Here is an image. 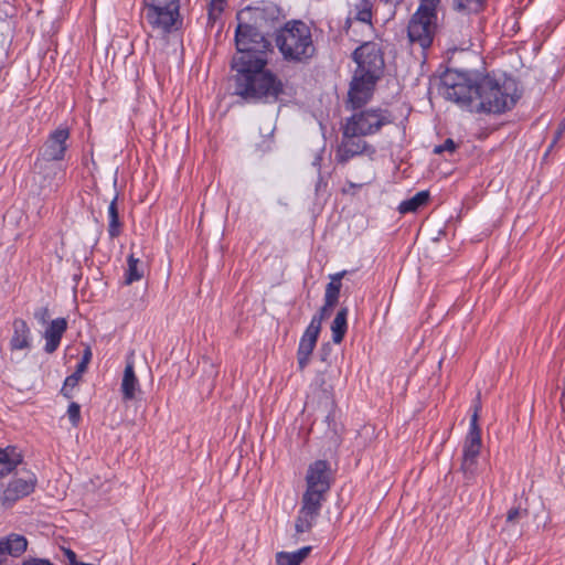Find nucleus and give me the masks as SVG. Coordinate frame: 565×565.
Instances as JSON below:
<instances>
[{"label": "nucleus", "mask_w": 565, "mask_h": 565, "mask_svg": "<svg viewBox=\"0 0 565 565\" xmlns=\"http://www.w3.org/2000/svg\"><path fill=\"white\" fill-rule=\"evenodd\" d=\"M365 136L354 135L347 136L345 135V125L342 126V138L341 142L338 145L335 149L334 159L339 164H345L352 158L356 156L365 154L369 158H373L376 152L374 146L370 145L363 138Z\"/></svg>", "instance_id": "obj_11"}, {"label": "nucleus", "mask_w": 565, "mask_h": 565, "mask_svg": "<svg viewBox=\"0 0 565 565\" xmlns=\"http://www.w3.org/2000/svg\"><path fill=\"white\" fill-rule=\"evenodd\" d=\"M23 565H54L50 559L46 558H29L24 561Z\"/></svg>", "instance_id": "obj_38"}, {"label": "nucleus", "mask_w": 565, "mask_h": 565, "mask_svg": "<svg viewBox=\"0 0 565 565\" xmlns=\"http://www.w3.org/2000/svg\"><path fill=\"white\" fill-rule=\"evenodd\" d=\"M128 268L125 276V284L130 285L138 281L143 276V270L140 268V260L130 254L127 259Z\"/></svg>", "instance_id": "obj_26"}, {"label": "nucleus", "mask_w": 565, "mask_h": 565, "mask_svg": "<svg viewBox=\"0 0 565 565\" xmlns=\"http://www.w3.org/2000/svg\"><path fill=\"white\" fill-rule=\"evenodd\" d=\"M341 288H339L337 282H329L326 286L324 292V301L328 307H335L339 302Z\"/></svg>", "instance_id": "obj_31"}, {"label": "nucleus", "mask_w": 565, "mask_h": 565, "mask_svg": "<svg viewBox=\"0 0 565 565\" xmlns=\"http://www.w3.org/2000/svg\"><path fill=\"white\" fill-rule=\"evenodd\" d=\"M88 363L79 362L76 366V370L74 374H77L79 377H82L83 373L86 372Z\"/></svg>", "instance_id": "obj_42"}, {"label": "nucleus", "mask_w": 565, "mask_h": 565, "mask_svg": "<svg viewBox=\"0 0 565 565\" xmlns=\"http://www.w3.org/2000/svg\"><path fill=\"white\" fill-rule=\"evenodd\" d=\"M457 147L458 145L451 138H448L444 141V143L438 145L434 148V153L441 154L445 151L452 153L455 152Z\"/></svg>", "instance_id": "obj_35"}, {"label": "nucleus", "mask_w": 565, "mask_h": 565, "mask_svg": "<svg viewBox=\"0 0 565 565\" xmlns=\"http://www.w3.org/2000/svg\"><path fill=\"white\" fill-rule=\"evenodd\" d=\"M429 201V192L420 191L417 192L413 198L401 202L398 206V212L401 214H406L411 212H416L419 207L426 205Z\"/></svg>", "instance_id": "obj_23"}, {"label": "nucleus", "mask_w": 565, "mask_h": 565, "mask_svg": "<svg viewBox=\"0 0 565 565\" xmlns=\"http://www.w3.org/2000/svg\"><path fill=\"white\" fill-rule=\"evenodd\" d=\"M13 334L10 340L11 350H24L31 347L30 343V328L28 323L21 319L17 318L13 320Z\"/></svg>", "instance_id": "obj_18"}, {"label": "nucleus", "mask_w": 565, "mask_h": 565, "mask_svg": "<svg viewBox=\"0 0 565 565\" xmlns=\"http://www.w3.org/2000/svg\"><path fill=\"white\" fill-rule=\"evenodd\" d=\"M275 42L284 60L288 62L306 63L316 53L310 28L300 20L286 22L277 31Z\"/></svg>", "instance_id": "obj_4"}, {"label": "nucleus", "mask_w": 565, "mask_h": 565, "mask_svg": "<svg viewBox=\"0 0 565 565\" xmlns=\"http://www.w3.org/2000/svg\"><path fill=\"white\" fill-rule=\"evenodd\" d=\"M35 486L36 478L34 475H29L28 478L13 479L2 492L0 498L1 505L11 508L18 500L31 494Z\"/></svg>", "instance_id": "obj_15"}, {"label": "nucleus", "mask_w": 565, "mask_h": 565, "mask_svg": "<svg viewBox=\"0 0 565 565\" xmlns=\"http://www.w3.org/2000/svg\"><path fill=\"white\" fill-rule=\"evenodd\" d=\"M372 8L373 2L371 0H360L355 6V19L364 23H371Z\"/></svg>", "instance_id": "obj_29"}, {"label": "nucleus", "mask_w": 565, "mask_h": 565, "mask_svg": "<svg viewBox=\"0 0 565 565\" xmlns=\"http://www.w3.org/2000/svg\"><path fill=\"white\" fill-rule=\"evenodd\" d=\"M307 489L302 494L301 508L295 522L297 534L311 531L320 514L324 495L331 487L330 465L326 460L310 463L306 476Z\"/></svg>", "instance_id": "obj_2"}, {"label": "nucleus", "mask_w": 565, "mask_h": 565, "mask_svg": "<svg viewBox=\"0 0 565 565\" xmlns=\"http://www.w3.org/2000/svg\"><path fill=\"white\" fill-rule=\"evenodd\" d=\"M436 31V21L413 14L407 26V35L412 43H417L423 50L430 47Z\"/></svg>", "instance_id": "obj_14"}, {"label": "nucleus", "mask_w": 565, "mask_h": 565, "mask_svg": "<svg viewBox=\"0 0 565 565\" xmlns=\"http://www.w3.org/2000/svg\"><path fill=\"white\" fill-rule=\"evenodd\" d=\"M564 132H565V119H563L559 122L558 128L556 129V131L554 134V138L552 140V143L550 145V147H548V149L546 151V156L548 154L551 149L558 142V140L562 138Z\"/></svg>", "instance_id": "obj_36"}, {"label": "nucleus", "mask_w": 565, "mask_h": 565, "mask_svg": "<svg viewBox=\"0 0 565 565\" xmlns=\"http://www.w3.org/2000/svg\"><path fill=\"white\" fill-rule=\"evenodd\" d=\"M236 54L231 67L235 71L234 94L247 103H276L284 94L281 79L267 66L271 43L260 30L237 20L235 30Z\"/></svg>", "instance_id": "obj_1"}, {"label": "nucleus", "mask_w": 565, "mask_h": 565, "mask_svg": "<svg viewBox=\"0 0 565 565\" xmlns=\"http://www.w3.org/2000/svg\"><path fill=\"white\" fill-rule=\"evenodd\" d=\"M121 393L124 401H132L139 391V381L135 374L134 362L127 361L121 380Z\"/></svg>", "instance_id": "obj_19"}, {"label": "nucleus", "mask_w": 565, "mask_h": 565, "mask_svg": "<svg viewBox=\"0 0 565 565\" xmlns=\"http://www.w3.org/2000/svg\"><path fill=\"white\" fill-rule=\"evenodd\" d=\"M142 14L148 24L161 34L178 30L180 19V0H143Z\"/></svg>", "instance_id": "obj_6"}, {"label": "nucleus", "mask_w": 565, "mask_h": 565, "mask_svg": "<svg viewBox=\"0 0 565 565\" xmlns=\"http://www.w3.org/2000/svg\"><path fill=\"white\" fill-rule=\"evenodd\" d=\"M67 329V321L65 318H57L51 321L44 332L45 345L44 351L49 354L55 352L60 345L63 333Z\"/></svg>", "instance_id": "obj_17"}, {"label": "nucleus", "mask_w": 565, "mask_h": 565, "mask_svg": "<svg viewBox=\"0 0 565 565\" xmlns=\"http://www.w3.org/2000/svg\"><path fill=\"white\" fill-rule=\"evenodd\" d=\"M90 359H92V350L89 347H87L84 352H83V356H82V362L84 363H89L90 362Z\"/></svg>", "instance_id": "obj_43"}, {"label": "nucleus", "mask_w": 565, "mask_h": 565, "mask_svg": "<svg viewBox=\"0 0 565 565\" xmlns=\"http://www.w3.org/2000/svg\"><path fill=\"white\" fill-rule=\"evenodd\" d=\"M348 307H341L331 323L332 341L335 344L341 343L344 339L348 330Z\"/></svg>", "instance_id": "obj_21"}, {"label": "nucleus", "mask_w": 565, "mask_h": 565, "mask_svg": "<svg viewBox=\"0 0 565 565\" xmlns=\"http://www.w3.org/2000/svg\"><path fill=\"white\" fill-rule=\"evenodd\" d=\"M347 274V271H341V273H338V274H334L333 276H331V281L330 282H337L339 288L342 287V284H341V279L344 277V275Z\"/></svg>", "instance_id": "obj_41"}, {"label": "nucleus", "mask_w": 565, "mask_h": 565, "mask_svg": "<svg viewBox=\"0 0 565 565\" xmlns=\"http://www.w3.org/2000/svg\"><path fill=\"white\" fill-rule=\"evenodd\" d=\"M70 130L67 128H57L52 131L39 152L35 167L41 166L43 161H61L64 159L67 150V139Z\"/></svg>", "instance_id": "obj_13"}, {"label": "nucleus", "mask_w": 565, "mask_h": 565, "mask_svg": "<svg viewBox=\"0 0 565 565\" xmlns=\"http://www.w3.org/2000/svg\"><path fill=\"white\" fill-rule=\"evenodd\" d=\"M330 352H331L330 343L322 344V347L320 349L321 361L326 362L328 360V356H329Z\"/></svg>", "instance_id": "obj_39"}, {"label": "nucleus", "mask_w": 565, "mask_h": 565, "mask_svg": "<svg viewBox=\"0 0 565 565\" xmlns=\"http://www.w3.org/2000/svg\"><path fill=\"white\" fill-rule=\"evenodd\" d=\"M22 461L23 456L18 447L8 446L0 448V465H3V468L0 469V476L3 477L11 473Z\"/></svg>", "instance_id": "obj_20"}, {"label": "nucleus", "mask_w": 565, "mask_h": 565, "mask_svg": "<svg viewBox=\"0 0 565 565\" xmlns=\"http://www.w3.org/2000/svg\"><path fill=\"white\" fill-rule=\"evenodd\" d=\"M478 76L479 71L447 70L440 77L438 92L445 99L473 111Z\"/></svg>", "instance_id": "obj_5"}, {"label": "nucleus", "mask_w": 565, "mask_h": 565, "mask_svg": "<svg viewBox=\"0 0 565 565\" xmlns=\"http://www.w3.org/2000/svg\"><path fill=\"white\" fill-rule=\"evenodd\" d=\"M2 541L4 542V550L11 556L18 557L26 551L28 541L23 535L11 534Z\"/></svg>", "instance_id": "obj_24"}, {"label": "nucleus", "mask_w": 565, "mask_h": 565, "mask_svg": "<svg viewBox=\"0 0 565 565\" xmlns=\"http://www.w3.org/2000/svg\"><path fill=\"white\" fill-rule=\"evenodd\" d=\"M320 331L313 326H308L303 332L297 351L298 369L303 371L310 362V356L316 348Z\"/></svg>", "instance_id": "obj_16"}, {"label": "nucleus", "mask_w": 565, "mask_h": 565, "mask_svg": "<svg viewBox=\"0 0 565 565\" xmlns=\"http://www.w3.org/2000/svg\"><path fill=\"white\" fill-rule=\"evenodd\" d=\"M65 556L67 557L70 565H76L79 562L77 561L75 552L70 548L65 550Z\"/></svg>", "instance_id": "obj_40"}, {"label": "nucleus", "mask_w": 565, "mask_h": 565, "mask_svg": "<svg viewBox=\"0 0 565 565\" xmlns=\"http://www.w3.org/2000/svg\"><path fill=\"white\" fill-rule=\"evenodd\" d=\"M356 63L355 74L381 79L384 74L385 61L381 47L374 42H364L352 53Z\"/></svg>", "instance_id": "obj_8"}, {"label": "nucleus", "mask_w": 565, "mask_h": 565, "mask_svg": "<svg viewBox=\"0 0 565 565\" xmlns=\"http://www.w3.org/2000/svg\"><path fill=\"white\" fill-rule=\"evenodd\" d=\"M390 110L383 108L359 109L345 119L347 136H371L377 134L384 126L392 124Z\"/></svg>", "instance_id": "obj_7"}, {"label": "nucleus", "mask_w": 565, "mask_h": 565, "mask_svg": "<svg viewBox=\"0 0 565 565\" xmlns=\"http://www.w3.org/2000/svg\"><path fill=\"white\" fill-rule=\"evenodd\" d=\"M440 0H420L419 7L414 14L423 18H429L431 20H437V6Z\"/></svg>", "instance_id": "obj_28"}, {"label": "nucleus", "mask_w": 565, "mask_h": 565, "mask_svg": "<svg viewBox=\"0 0 565 565\" xmlns=\"http://www.w3.org/2000/svg\"><path fill=\"white\" fill-rule=\"evenodd\" d=\"M311 546H305L297 552H279L276 555V563L284 565H300L310 554Z\"/></svg>", "instance_id": "obj_22"}, {"label": "nucleus", "mask_w": 565, "mask_h": 565, "mask_svg": "<svg viewBox=\"0 0 565 565\" xmlns=\"http://www.w3.org/2000/svg\"><path fill=\"white\" fill-rule=\"evenodd\" d=\"M350 186H351V188H356L358 185L351 182V183H350Z\"/></svg>", "instance_id": "obj_45"}, {"label": "nucleus", "mask_w": 565, "mask_h": 565, "mask_svg": "<svg viewBox=\"0 0 565 565\" xmlns=\"http://www.w3.org/2000/svg\"><path fill=\"white\" fill-rule=\"evenodd\" d=\"M108 217H109L108 234H109L110 238H116L121 233V222L119 221L117 195L114 198V200L110 202V204L108 206Z\"/></svg>", "instance_id": "obj_25"}, {"label": "nucleus", "mask_w": 565, "mask_h": 565, "mask_svg": "<svg viewBox=\"0 0 565 565\" xmlns=\"http://www.w3.org/2000/svg\"><path fill=\"white\" fill-rule=\"evenodd\" d=\"M280 8L271 2H262L257 7H246L236 13V20H243L265 34L268 29L275 28L280 19Z\"/></svg>", "instance_id": "obj_10"}, {"label": "nucleus", "mask_w": 565, "mask_h": 565, "mask_svg": "<svg viewBox=\"0 0 565 565\" xmlns=\"http://www.w3.org/2000/svg\"><path fill=\"white\" fill-rule=\"evenodd\" d=\"M377 82L379 79L353 73L345 107L353 110L363 108L372 99Z\"/></svg>", "instance_id": "obj_12"}, {"label": "nucleus", "mask_w": 565, "mask_h": 565, "mask_svg": "<svg viewBox=\"0 0 565 565\" xmlns=\"http://www.w3.org/2000/svg\"><path fill=\"white\" fill-rule=\"evenodd\" d=\"M527 514V510L521 509L520 507H513L510 510H508L505 518V527L503 529V531H505L507 527L516 525L520 522V520L526 518Z\"/></svg>", "instance_id": "obj_30"}, {"label": "nucleus", "mask_w": 565, "mask_h": 565, "mask_svg": "<svg viewBox=\"0 0 565 565\" xmlns=\"http://www.w3.org/2000/svg\"><path fill=\"white\" fill-rule=\"evenodd\" d=\"M68 418L74 427H76L81 420V406L79 404L72 402L67 408Z\"/></svg>", "instance_id": "obj_34"}, {"label": "nucleus", "mask_w": 565, "mask_h": 565, "mask_svg": "<svg viewBox=\"0 0 565 565\" xmlns=\"http://www.w3.org/2000/svg\"><path fill=\"white\" fill-rule=\"evenodd\" d=\"M486 2L487 0H454V9L459 12L478 13Z\"/></svg>", "instance_id": "obj_27"}, {"label": "nucleus", "mask_w": 565, "mask_h": 565, "mask_svg": "<svg viewBox=\"0 0 565 565\" xmlns=\"http://www.w3.org/2000/svg\"><path fill=\"white\" fill-rule=\"evenodd\" d=\"M8 554L7 551L4 550V542L3 541H0V565L2 564L3 559H4V555Z\"/></svg>", "instance_id": "obj_44"}, {"label": "nucleus", "mask_w": 565, "mask_h": 565, "mask_svg": "<svg viewBox=\"0 0 565 565\" xmlns=\"http://www.w3.org/2000/svg\"><path fill=\"white\" fill-rule=\"evenodd\" d=\"M481 407V396L480 393H478L473 404V414L470 419L469 431L463 445L461 469L465 473H473L477 458L482 446L481 428L478 424Z\"/></svg>", "instance_id": "obj_9"}, {"label": "nucleus", "mask_w": 565, "mask_h": 565, "mask_svg": "<svg viewBox=\"0 0 565 565\" xmlns=\"http://www.w3.org/2000/svg\"><path fill=\"white\" fill-rule=\"evenodd\" d=\"M333 309L334 307H328L327 302L324 301L320 310L312 317L309 326H313L317 330L321 331L322 321L330 317Z\"/></svg>", "instance_id": "obj_32"}, {"label": "nucleus", "mask_w": 565, "mask_h": 565, "mask_svg": "<svg viewBox=\"0 0 565 565\" xmlns=\"http://www.w3.org/2000/svg\"><path fill=\"white\" fill-rule=\"evenodd\" d=\"M519 98L518 84L513 78L479 72L477 87H475L473 111L503 114L512 109Z\"/></svg>", "instance_id": "obj_3"}, {"label": "nucleus", "mask_w": 565, "mask_h": 565, "mask_svg": "<svg viewBox=\"0 0 565 565\" xmlns=\"http://www.w3.org/2000/svg\"><path fill=\"white\" fill-rule=\"evenodd\" d=\"M81 379L82 377L74 373L68 375L64 381L61 394L66 398L71 399L73 397V390L77 386Z\"/></svg>", "instance_id": "obj_33"}, {"label": "nucleus", "mask_w": 565, "mask_h": 565, "mask_svg": "<svg viewBox=\"0 0 565 565\" xmlns=\"http://www.w3.org/2000/svg\"><path fill=\"white\" fill-rule=\"evenodd\" d=\"M49 317L50 311L47 307H41L34 311V318L42 324H45L47 322Z\"/></svg>", "instance_id": "obj_37"}]
</instances>
